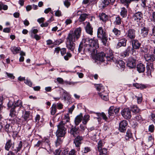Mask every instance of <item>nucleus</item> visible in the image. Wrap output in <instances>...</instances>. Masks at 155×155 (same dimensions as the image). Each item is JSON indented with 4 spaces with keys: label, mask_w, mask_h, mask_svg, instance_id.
<instances>
[{
    "label": "nucleus",
    "mask_w": 155,
    "mask_h": 155,
    "mask_svg": "<svg viewBox=\"0 0 155 155\" xmlns=\"http://www.w3.org/2000/svg\"><path fill=\"white\" fill-rule=\"evenodd\" d=\"M142 96V94L140 93L139 94L138 96H135V97L137 99V102L138 104H140L141 102L143 99Z\"/></svg>",
    "instance_id": "obj_45"
},
{
    "label": "nucleus",
    "mask_w": 155,
    "mask_h": 155,
    "mask_svg": "<svg viewBox=\"0 0 155 155\" xmlns=\"http://www.w3.org/2000/svg\"><path fill=\"white\" fill-rule=\"evenodd\" d=\"M127 37L131 39H134L135 37V31L134 29H129L127 32Z\"/></svg>",
    "instance_id": "obj_14"
},
{
    "label": "nucleus",
    "mask_w": 155,
    "mask_h": 155,
    "mask_svg": "<svg viewBox=\"0 0 155 155\" xmlns=\"http://www.w3.org/2000/svg\"><path fill=\"white\" fill-rule=\"evenodd\" d=\"M25 83L30 87H31L32 85V83L28 79H26L25 80Z\"/></svg>",
    "instance_id": "obj_58"
},
{
    "label": "nucleus",
    "mask_w": 155,
    "mask_h": 155,
    "mask_svg": "<svg viewBox=\"0 0 155 155\" xmlns=\"http://www.w3.org/2000/svg\"><path fill=\"white\" fill-rule=\"evenodd\" d=\"M14 142L11 140H9L6 142L5 146V149L6 150L8 151L10 148L13 150L14 147Z\"/></svg>",
    "instance_id": "obj_9"
},
{
    "label": "nucleus",
    "mask_w": 155,
    "mask_h": 155,
    "mask_svg": "<svg viewBox=\"0 0 155 155\" xmlns=\"http://www.w3.org/2000/svg\"><path fill=\"white\" fill-rule=\"evenodd\" d=\"M133 85L135 87L137 88H145L146 87L143 84H139L138 83H135L133 84Z\"/></svg>",
    "instance_id": "obj_41"
},
{
    "label": "nucleus",
    "mask_w": 155,
    "mask_h": 155,
    "mask_svg": "<svg viewBox=\"0 0 155 155\" xmlns=\"http://www.w3.org/2000/svg\"><path fill=\"white\" fill-rule=\"evenodd\" d=\"M136 68L137 70L140 73L143 72L145 69L144 65L142 63L138 64L137 65Z\"/></svg>",
    "instance_id": "obj_20"
},
{
    "label": "nucleus",
    "mask_w": 155,
    "mask_h": 155,
    "mask_svg": "<svg viewBox=\"0 0 155 155\" xmlns=\"http://www.w3.org/2000/svg\"><path fill=\"white\" fill-rule=\"evenodd\" d=\"M99 47L98 41L97 39L93 38H86L82 39L78 48L79 53L83 50L85 53H88L92 56L96 55V60L103 63L106 64V57L104 53L103 52L97 54V49Z\"/></svg>",
    "instance_id": "obj_1"
},
{
    "label": "nucleus",
    "mask_w": 155,
    "mask_h": 155,
    "mask_svg": "<svg viewBox=\"0 0 155 155\" xmlns=\"http://www.w3.org/2000/svg\"><path fill=\"white\" fill-rule=\"evenodd\" d=\"M61 150L59 149H57L55 150L54 152V155H60Z\"/></svg>",
    "instance_id": "obj_64"
},
{
    "label": "nucleus",
    "mask_w": 155,
    "mask_h": 155,
    "mask_svg": "<svg viewBox=\"0 0 155 155\" xmlns=\"http://www.w3.org/2000/svg\"><path fill=\"white\" fill-rule=\"evenodd\" d=\"M22 142L20 141L18 144V146L17 147L15 148L14 147L13 150L15 151L16 153H17L18 151H19L21 149L22 147Z\"/></svg>",
    "instance_id": "obj_38"
},
{
    "label": "nucleus",
    "mask_w": 155,
    "mask_h": 155,
    "mask_svg": "<svg viewBox=\"0 0 155 155\" xmlns=\"http://www.w3.org/2000/svg\"><path fill=\"white\" fill-rule=\"evenodd\" d=\"M85 23H86V27H85V29L86 32L88 34L91 35H93V28L91 27L90 24L89 22H86Z\"/></svg>",
    "instance_id": "obj_15"
},
{
    "label": "nucleus",
    "mask_w": 155,
    "mask_h": 155,
    "mask_svg": "<svg viewBox=\"0 0 155 155\" xmlns=\"http://www.w3.org/2000/svg\"><path fill=\"white\" fill-rule=\"evenodd\" d=\"M114 107L112 106L110 107L108 110V116L109 118H110L111 116H113L114 114Z\"/></svg>",
    "instance_id": "obj_33"
},
{
    "label": "nucleus",
    "mask_w": 155,
    "mask_h": 155,
    "mask_svg": "<svg viewBox=\"0 0 155 155\" xmlns=\"http://www.w3.org/2000/svg\"><path fill=\"white\" fill-rule=\"evenodd\" d=\"M56 105L55 104L52 105L51 107V114L52 115H54L56 113Z\"/></svg>",
    "instance_id": "obj_43"
},
{
    "label": "nucleus",
    "mask_w": 155,
    "mask_h": 155,
    "mask_svg": "<svg viewBox=\"0 0 155 155\" xmlns=\"http://www.w3.org/2000/svg\"><path fill=\"white\" fill-rule=\"evenodd\" d=\"M67 48L71 51H74L75 48V44L73 42L67 41L66 42Z\"/></svg>",
    "instance_id": "obj_18"
},
{
    "label": "nucleus",
    "mask_w": 155,
    "mask_h": 155,
    "mask_svg": "<svg viewBox=\"0 0 155 155\" xmlns=\"http://www.w3.org/2000/svg\"><path fill=\"white\" fill-rule=\"evenodd\" d=\"M103 144L102 141L101 140H100L98 143V150H100V149L102 148Z\"/></svg>",
    "instance_id": "obj_55"
},
{
    "label": "nucleus",
    "mask_w": 155,
    "mask_h": 155,
    "mask_svg": "<svg viewBox=\"0 0 155 155\" xmlns=\"http://www.w3.org/2000/svg\"><path fill=\"white\" fill-rule=\"evenodd\" d=\"M21 48L19 47H13L11 48V50L12 52L14 54H17L20 50Z\"/></svg>",
    "instance_id": "obj_39"
},
{
    "label": "nucleus",
    "mask_w": 155,
    "mask_h": 155,
    "mask_svg": "<svg viewBox=\"0 0 155 155\" xmlns=\"http://www.w3.org/2000/svg\"><path fill=\"white\" fill-rule=\"evenodd\" d=\"M110 3L109 0H103L102 1V3L101 4V7L102 8H104L107 6Z\"/></svg>",
    "instance_id": "obj_37"
},
{
    "label": "nucleus",
    "mask_w": 155,
    "mask_h": 155,
    "mask_svg": "<svg viewBox=\"0 0 155 155\" xmlns=\"http://www.w3.org/2000/svg\"><path fill=\"white\" fill-rule=\"evenodd\" d=\"M56 141L55 142V146L57 147L59 146L62 142V140L60 137H57Z\"/></svg>",
    "instance_id": "obj_46"
},
{
    "label": "nucleus",
    "mask_w": 155,
    "mask_h": 155,
    "mask_svg": "<svg viewBox=\"0 0 155 155\" xmlns=\"http://www.w3.org/2000/svg\"><path fill=\"white\" fill-rule=\"evenodd\" d=\"M23 117L24 119V120L25 121H27L32 119V116L30 115V113L28 111H25V113Z\"/></svg>",
    "instance_id": "obj_27"
},
{
    "label": "nucleus",
    "mask_w": 155,
    "mask_h": 155,
    "mask_svg": "<svg viewBox=\"0 0 155 155\" xmlns=\"http://www.w3.org/2000/svg\"><path fill=\"white\" fill-rule=\"evenodd\" d=\"M148 33V29L144 27L141 29L140 32V35L143 37H146Z\"/></svg>",
    "instance_id": "obj_24"
},
{
    "label": "nucleus",
    "mask_w": 155,
    "mask_h": 155,
    "mask_svg": "<svg viewBox=\"0 0 155 155\" xmlns=\"http://www.w3.org/2000/svg\"><path fill=\"white\" fill-rule=\"evenodd\" d=\"M70 0H65L64 2V5L67 8H68L70 5Z\"/></svg>",
    "instance_id": "obj_53"
},
{
    "label": "nucleus",
    "mask_w": 155,
    "mask_h": 155,
    "mask_svg": "<svg viewBox=\"0 0 155 155\" xmlns=\"http://www.w3.org/2000/svg\"><path fill=\"white\" fill-rule=\"evenodd\" d=\"M150 20L152 21L155 23V12H153L152 13Z\"/></svg>",
    "instance_id": "obj_57"
},
{
    "label": "nucleus",
    "mask_w": 155,
    "mask_h": 155,
    "mask_svg": "<svg viewBox=\"0 0 155 155\" xmlns=\"http://www.w3.org/2000/svg\"><path fill=\"white\" fill-rule=\"evenodd\" d=\"M143 15L140 12H138L135 13L133 16V18L135 21L139 22L143 18Z\"/></svg>",
    "instance_id": "obj_8"
},
{
    "label": "nucleus",
    "mask_w": 155,
    "mask_h": 155,
    "mask_svg": "<svg viewBox=\"0 0 155 155\" xmlns=\"http://www.w3.org/2000/svg\"><path fill=\"white\" fill-rule=\"evenodd\" d=\"M154 139L151 135L149 136L147 141L146 142V145L148 147H151L153 144Z\"/></svg>",
    "instance_id": "obj_23"
},
{
    "label": "nucleus",
    "mask_w": 155,
    "mask_h": 155,
    "mask_svg": "<svg viewBox=\"0 0 155 155\" xmlns=\"http://www.w3.org/2000/svg\"><path fill=\"white\" fill-rule=\"evenodd\" d=\"M78 39V38H77L75 34L73 32L72 33H69L66 38L67 40L73 42L75 41Z\"/></svg>",
    "instance_id": "obj_16"
},
{
    "label": "nucleus",
    "mask_w": 155,
    "mask_h": 155,
    "mask_svg": "<svg viewBox=\"0 0 155 155\" xmlns=\"http://www.w3.org/2000/svg\"><path fill=\"white\" fill-rule=\"evenodd\" d=\"M81 28L80 27H79L76 28L74 32L73 33L75 34V35L76 36L77 38H78L79 39L81 36Z\"/></svg>",
    "instance_id": "obj_30"
},
{
    "label": "nucleus",
    "mask_w": 155,
    "mask_h": 155,
    "mask_svg": "<svg viewBox=\"0 0 155 155\" xmlns=\"http://www.w3.org/2000/svg\"><path fill=\"white\" fill-rule=\"evenodd\" d=\"M121 19L120 17L117 16L114 22L115 24L119 25L121 24Z\"/></svg>",
    "instance_id": "obj_47"
},
{
    "label": "nucleus",
    "mask_w": 155,
    "mask_h": 155,
    "mask_svg": "<svg viewBox=\"0 0 155 155\" xmlns=\"http://www.w3.org/2000/svg\"><path fill=\"white\" fill-rule=\"evenodd\" d=\"M19 110L17 109V108H15L13 107L10 110V116L12 117H14L17 115Z\"/></svg>",
    "instance_id": "obj_22"
},
{
    "label": "nucleus",
    "mask_w": 155,
    "mask_h": 155,
    "mask_svg": "<svg viewBox=\"0 0 155 155\" xmlns=\"http://www.w3.org/2000/svg\"><path fill=\"white\" fill-rule=\"evenodd\" d=\"M76 152L74 149H72L69 153V155H76Z\"/></svg>",
    "instance_id": "obj_59"
},
{
    "label": "nucleus",
    "mask_w": 155,
    "mask_h": 155,
    "mask_svg": "<svg viewBox=\"0 0 155 155\" xmlns=\"http://www.w3.org/2000/svg\"><path fill=\"white\" fill-rule=\"evenodd\" d=\"M112 32L115 36H118L120 34V31L117 28H114L112 30Z\"/></svg>",
    "instance_id": "obj_42"
},
{
    "label": "nucleus",
    "mask_w": 155,
    "mask_h": 155,
    "mask_svg": "<svg viewBox=\"0 0 155 155\" xmlns=\"http://www.w3.org/2000/svg\"><path fill=\"white\" fill-rule=\"evenodd\" d=\"M90 116L88 114L85 115L82 118V123L86 124L90 120Z\"/></svg>",
    "instance_id": "obj_34"
},
{
    "label": "nucleus",
    "mask_w": 155,
    "mask_h": 155,
    "mask_svg": "<svg viewBox=\"0 0 155 155\" xmlns=\"http://www.w3.org/2000/svg\"><path fill=\"white\" fill-rule=\"evenodd\" d=\"M131 109L134 113H138L140 111V109L136 105H133L131 107Z\"/></svg>",
    "instance_id": "obj_44"
},
{
    "label": "nucleus",
    "mask_w": 155,
    "mask_h": 155,
    "mask_svg": "<svg viewBox=\"0 0 155 155\" xmlns=\"http://www.w3.org/2000/svg\"><path fill=\"white\" fill-rule=\"evenodd\" d=\"M61 99L64 100V101H69L71 98V95L69 93L67 92L65 90L63 89H61Z\"/></svg>",
    "instance_id": "obj_7"
},
{
    "label": "nucleus",
    "mask_w": 155,
    "mask_h": 155,
    "mask_svg": "<svg viewBox=\"0 0 155 155\" xmlns=\"http://www.w3.org/2000/svg\"><path fill=\"white\" fill-rule=\"evenodd\" d=\"M100 153H102L104 155H106L107 153V150L106 148L101 149L99 150Z\"/></svg>",
    "instance_id": "obj_51"
},
{
    "label": "nucleus",
    "mask_w": 155,
    "mask_h": 155,
    "mask_svg": "<svg viewBox=\"0 0 155 155\" xmlns=\"http://www.w3.org/2000/svg\"><path fill=\"white\" fill-rule=\"evenodd\" d=\"M83 115L82 113L78 115L75 118L74 122L76 125H78L82 120Z\"/></svg>",
    "instance_id": "obj_26"
},
{
    "label": "nucleus",
    "mask_w": 155,
    "mask_h": 155,
    "mask_svg": "<svg viewBox=\"0 0 155 155\" xmlns=\"http://www.w3.org/2000/svg\"><path fill=\"white\" fill-rule=\"evenodd\" d=\"M5 129L7 132H10L12 131V127L10 126V124H6L5 126Z\"/></svg>",
    "instance_id": "obj_40"
},
{
    "label": "nucleus",
    "mask_w": 155,
    "mask_h": 155,
    "mask_svg": "<svg viewBox=\"0 0 155 155\" xmlns=\"http://www.w3.org/2000/svg\"><path fill=\"white\" fill-rule=\"evenodd\" d=\"M144 58L146 61L153 62L155 61V55L154 54H146L144 55Z\"/></svg>",
    "instance_id": "obj_17"
},
{
    "label": "nucleus",
    "mask_w": 155,
    "mask_h": 155,
    "mask_svg": "<svg viewBox=\"0 0 155 155\" xmlns=\"http://www.w3.org/2000/svg\"><path fill=\"white\" fill-rule=\"evenodd\" d=\"M70 133L74 137H75L79 133L78 129L76 127L72 128L70 130Z\"/></svg>",
    "instance_id": "obj_31"
},
{
    "label": "nucleus",
    "mask_w": 155,
    "mask_h": 155,
    "mask_svg": "<svg viewBox=\"0 0 155 155\" xmlns=\"http://www.w3.org/2000/svg\"><path fill=\"white\" fill-rule=\"evenodd\" d=\"M132 136V134L130 130H127L126 134V139L127 140L130 138H131Z\"/></svg>",
    "instance_id": "obj_48"
},
{
    "label": "nucleus",
    "mask_w": 155,
    "mask_h": 155,
    "mask_svg": "<svg viewBox=\"0 0 155 155\" xmlns=\"http://www.w3.org/2000/svg\"><path fill=\"white\" fill-rule=\"evenodd\" d=\"M147 69L148 73H151V71H153L154 70L153 64L150 63L147 66Z\"/></svg>",
    "instance_id": "obj_35"
},
{
    "label": "nucleus",
    "mask_w": 155,
    "mask_h": 155,
    "mask_svg": "<svg viewBox=\"0 0 155 155\" xmlns=\"http://www.w3.org/2000/svg\"><path fill=\"white\" fill-rule=\"evenodd\" d=\"M150 118L152 121L155 124V114L151 113L150 115Z\"/></svg>",
    "instance_id": "obj_52"
},
{
    "label": "nucleus",
    "mask_w": 155,
    "mask_h": 155,
    "mask_svg": "<svg viewBox=\"0 0 155 155\" xmlns=\"http://www.w3.org/2000/svg\"><path fill=\"white\" fill-rule=\"evenodd\" d=\"M127 125V122L126 120H123L119 124V130L122 132H124Z\"/></svg>",
    "instance_id": "obj_10"
},
{
    "label": "nucleus",
    "mask_w": 155,
    "mask_h": 155,
    "mask_svg": "<svg viewBox=\"0 0 155 155\" xmlns=\"http://www.w3.org/2000/svg\"><path fill=\"white\" fill-rule=\"evenodd\" d=\"M95 87L97 90L98 91H100L101 89H104V87L101 84H96L95 85Z\"/></svg>",
    "instance_id": "obj_50"
},
{
    "label": "nucleus",
    "mask_w": 155,
    "mask_h": 155,
    "mask_svg": "<svg viewBox=\"0 0 155 155\" xmlns=\"http://www.w3.org/2000/svg\"><path fill=\"white\" fill-rule=\"evenodd\" d=\"M121 114L123 117L126 119H128L131 117V111L128 108H124L121 111Z\"/></svg>",
    "instance_id": "obj_5"
},
{
    "label": "nucleus",
    "mask_w": 155,
    "mask_h": 155,
    "mask_svg": "<svg viewBox=\"0 0 155 155\" xmlns=\"http://www.w3.org/2000/svg\"><path fill=\"white\" fill-rule=\"evenodd\" d=\"M6 74L7 75V76L10 78L11 79H14L15 76H13V74H12L8 73L7 72L6 73Z\"/></svg>",
    "instance_id": "obj_63"
},
{
    "label": "nucleus",
    "mask_w": 155,
    "mask_h": 155,
    "mask_svg": "<svg viewBox=\"0 0 155 155\" xmlns=\"http://www.w3.org/2000/svg\"><path fill=\"white\" fill-rule=\"evenodd\" d=\"M22 106V102L20 100H18L13 105V107L14 108H16L18 110H20V108Z\"/></svg>",
    "instance_id": "obj_28"
},
{
    "label": "nucleus",
    "mask_w": 155,
    "mask_h": 155,
    "mask_svg": "<svg viewBox=\"0 0 155 155\" xmlns=\"http://www.w3.org/2000/svg\"><path fill=\"white\" fill-rule=\"evenodd\" d=\"M97 37L101 39L104 45H106L107 38L105 31L102 27H99L97 29Z\"/></svg>",
    "instance_id": "obj_3"
},
{
    "label": "nucleus",
    "mask_w": 155,
    "mask_h": 155,
    "mask_svg": "<svg viewBox=\"0 0 155 155\" xmlns=\"http://www.w3.org/2000/svg\"><path fill=\"white\" fill-rule=\"evenodd\" d=\"M132 48V50H134V49H138L140 48L141 43L139 42V41L137 39H134L131 41Z\"/></svg>",
    "instance_id": "obj_11"
},
{
    "label": "nucleus",
    "mask_w": 155,
    "mask_h": 155,
    "mask_svg": "<svg viewBox=\"0 0 155 155\" xmlns=\"http://www.w3.org/2000/svg\"><path fill=\"white\" fill-rule=\"evenodd\" d=\"M100 116H101L103 119L105 120H107V117L106 116L105 114L104 113H102L100 114Z\"/></svg>",
    "instance_id": "obj_62"
},
{
    "label": "nucleus",
    "mask_w": 155,
    "mask_h": 155,
    "mask_svg": "<svg viewBox=\"0 0 155 155\" xmlns=\"http://www.w3.org/2000/svg\"><path fill=\"white\" fill-rule=\"evenodd\" d=\"M117 66L122 70H124L125 68V63L123 61L119 60L117 62Z\"/></svg>",
    "instance_id": "obj_29"
},
{
    "label": "nucleus",
    "mask_w": 155,
    "mask_h": 155,
    "mask_svg": "<svg viewBox=\"0 0 155 155\" xmlns=\"http://www.w3.org/2000/svg\"><path fill=\"white\" fill-rule=\"evenodd\" d=\"M147 0H141V5L143 8H144L146 6V2Z\"/></svg>",
    "instance_id": "obj_61"
},
{
    "label": "nucleus",
    "mask_w": 155,
    "mask_h": 155,
    "mask_svg": "<svg viewBox=\"0 0 155 155\" xmlns=\"http://www.w3.org/2000/svg\"><path fill=\"white\" fill-rule=\"evenodd\" d=\"M131 50H132V48L130 46L128 47L122 53L121 56L123 57L128 56Z\"/></svg>",
    "instance_id": "obj_25"
},
{
    "label": "nucleus",
    "mask_w": 155,
    "mask_h": 155,
    "mask_svg": "<svg viewBox=\"0 0 155 155\" xmlns=\"http://www.w3.org/2000/svg\"><path fill=\"white\" fill-rule=\"evenodd\" d=\"M127 40L124 38L120 39L117 45V48H119L121 46L125 47L126 45Z\"/></svg>",
    "instance_id": "obj_19"
},
{
    "label": "nucleus",
    "mask_w": 155,
    "mask_h": 155,
    "mask_svg": "<svg viewBox=\"0 0 155 155\" xmlns=\"http://www.w3.org/2000/svg\"><path fill=\"white\" fill-rule=\"evenodd\" d=\"M8 6L6 5H4L2 2H0V10L2 9L5 10L8 9Z\"/></svg>",
    "instance_id": "obj_49"
},
{
    "label": "nucleus",
    "mask_w": 155,
    "mask_h": 155,
    "mask_svg": "<svg viewBox=\"0 0 155 155\" xmlns=\"http://www.w3.org/2000/svg\"><path fill=\"white\" fill-rule=\"evenodd\" d=\"M104 55L106 58V64H108V61L114 62L115 61V58L114 57L112 51L110 49H107Z\"/></svg>",
    "instance_id": "obj_4"
},
{
    "label": "nucleus",
    "mask_w": 155,
    "mask_h": 155,
    "mask_svg": "<svg viewBox=\"0 0 155 155\" xmlns=\"http://www.w3.org/2000/svg\"><path fill=\"white\" fill-rule=\"evenodd\" d=\"M98 17L99 18L100 20L103 22L106 21L108 19V15L104 13H100L98 16Z\"/></svg>",
    "instance_id": "obj_21"
},
{
    "label": "nucleus",
    "mask_w": 155,
    "mask_h": 155,
    "mask_svg": "<svg viewBox=\"0 0 155 155\" xmlns=\"http://www.w3.org/2000/svg\"><path fill=\"white\" fill-rule=\"evenodd\" d=\"M154 130V126L153 124L150 125L149 127V130L151 132H153Z\"/></svg>",
    "instance_id": "obj_56"
},
{
    "label": "nucleus",
    "mask_w": 155,
    "mask_h": 155,
    "mask_svg": "<svg viewBox=\"0 0 155 155\" xmlns=\"http://www.w3.org/2000/svg\"><path fill=\"white\" fill-rule=\"evenodd\" d=\"M127 9L124 7L121 8L120 12V15L123 17H125L127 15Z\"/></svg>",
    "instance_id": "obj_32"
},
{
    "label": "nucleus",
    "mask_w": 155,
    "mask_h": 155,
    "mask_svg": "<svg viewBox=\"0 0 155 155\" xmlns=\"http://www.w3.org/2000/svg\"><path fill=\"white\" fill-rule=\"evenodd\" d=\"M136 60L133 58H130L128 60L127 66L130 68H133L135 66Z\"/></svg>",
    "instance_id": "obj_12"
},
{
    "label": "nucleus",
    "mask_w": 155,
    "mask_h": 155,
    "mask_svg": "<svg viewBox=\"0 0 155 155\" xmlns=\"http://www.w3.org/2000/svg\"><path fill=\"white\" fill-rule=\"evenodd\" d=\"M65 123L62 121H61L57 125L58 130L56 135L57 137H63L66 133V129L64 127Z\"/></svg>",
    "instance_id": "obj_2"
},
{
    "label": "nucleus",
    "mask_w": 155,
    "mask_h": 155,
    "mask_svg": "<svg viewBox=\"0 0 155 155\" xmlns=\"http://www.w3.org/2000/svg\"><path fill=\"white\" fill-rule=\"evenodd\" d=\"M91 148L89 147H86L84 148V150H83L84 153H86L89 152L91 150Z\"/></svg>",
    "instance_id": "obj_60"
},
{
    "label": "nucleus",
    "mask_w": 155,
    "mask_h": 155,
    "mask_svg": "<svg viewBox=\"0 0 155 155\" xmlns=\"http://www.w3.org/2000/svg\"><path fill=\"white\" fill-rule=\"evenodd\" d=\"M76 15H80L78 18V20L80 22H82L85 21L86 18L88 16V14L86 13H83L82 11L78 10L77 11Z\"/></svg>",
    "instance_id": "obj_6"
},
{
    "label": "nucleus",
    "mask_w": 155,
    "mask_h": 155,
    "mask_svg": "<svg viewBox=\"0 0 155 155\" xmlns=\"http://www.w3.org/2000/svg\"><path fill=\"white\" fill-rule=\"evenodd\" d=\"M98 94L103 100L105 101L108 100L107 94H105L104 92L102 93H99Z\"/></svg>",
    "instance_id": "obj_36"
},
{
    "label": "nucleus",
    "mask_w": 155,
    "mask_h": 155,
    "mask_svg": "<svg viewBox=\"0 0 155 155\" xmlns=\"http://www.w3.org/2000/svg\"><path fill=\"white\" fill-rule=\"evenodd\" d=\"M83 138L82 136H78L74 140V143L75 144V146L77 147H79L81 144V141L83 140ZM79 148L78 150H79Z\"/></svg>",
    "instance_id": "obj_13"
},
{
    "label": "nucleus",
    "mask_w": 155,
    "mask_h": 155,
    "mask_svg": "<svg viewBox=\"0 0 155 155\" xmlns=\"http://www.w3.org/2000/svg\"><path fill=\"white\" fill-rule=\"evenodd\" d=\"M71 57V54L69 53H67L66 55L64 56V58L66 60H68L69 58Z\"/></svg>",
    "instance_id": "obj_54"
}]
</instances>
